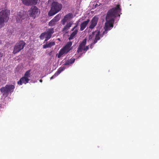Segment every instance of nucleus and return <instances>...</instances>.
<instances>
[{
	"label": "nucleus",
	"instance_id": "nucleus-1",
	"mask_svg": "<svg viewBox=\"0 0 159 159\" xmlns=\"http://www.w3.org/2000/svg\"><path fill=\"white\" fill-rule=\"evenodd\" d=\"M120 7V5L118 4L116 7L113 8L108 11L106 17V22L104 27L105 30L101 34H100L101 30H102L101 28H100L99 30H96V34L93 44H95L100 39L101 37H103L104 34H107L108 30H110L111 28L113 27L114 18L117 16H120L119 13L121 10Z\"/></svg>",
	"mask_w": 159,
	"mask_h": 159
},
{
	"label": "nucleus",
	"instance_id": "nucleus-2",
	"mask_svg": "<svg viewBox=\"0 0 159 159\" xmlns=\"http://www.w3.org/2000/svg\"><path fill=\"white\" fill-rule=\"evenodd\" d=\"M62 8V5L56 2H53L52 4L50 11L48 12V15L51 16L59 11Z\"/></svg>",
	"mask_w": 159,
	"mask_h": 159
},
{
	"label": "nucleus",
	"instance_id": "nucleus-3",
	"mask_svg": "<svg viewBox=\"0 0 159 159\" xmlns=\"http://www.w3.org/2000/svg\"><path fill=\"white\" fill-rule=\"evenodd\" d=\"M15 88L14 85L7 84L4 87H1L0 91L3 96L7 97L9 93L11 94Z\"/></svg>",
	"mask_w": 159,
	"mask_h": 159
},
{
	"label": "nucleus",
	"instance_id": "nucleus-4",
	"mask_svg": "<svg viewBox=\"0 0 159 159\" xmlns=\"http://www.w3.org/2000/svg\"><path fill=\"white\" fill-rule=\"evenodd\" d=\"M29 17L28 14L26 11H21L17 13L16 18L17 23H24L27 21Z\"/></svg>",
	"mask_w": 159,
	"mask_h": 159
},
{
	"label": "nucleus",
	"instance_id": "nucleus-5",
	"mask_svg": "<svg viewBox=\"0 0 159 159\" xmlns=\"http://www.w3.org/2000/svg\"><path fill=\"white\" fill-rule=\"evenodd\" d=\"M10 12L6 10H2L0 12V29L4 25V22L8 21Z\"/></svg>",
	"mask_w": 159,
	"mask_h": 159
},
{
	"label": "nucleus",
	"instance_id": "nucleus-6",
	"mask_svg": "<svg viewBox=\"0 0 159 159\" xmlns=\"http://www.w3.org/2000/svg\"><path fill=\"white\" fill-rule=\"evenodd\" d=\"M72 45L71 42H69L59 51L57 56L58 58H60L64 54L67 53L71 49L70 47Z\"/></svg>",
	"mask_w": 159,
	"mask_h": 159
},
{
	"label": "nucleus",
	"instance_id": "nucleus-7",
	"mask_svg": "<svg viewBox=\"0 0 159 159\" xmlns=\"http://www.w3.org/2000/svg\"><path fill=\"white\" fill-rule=\"evenodd\" d=\"M26 44L25 42L23 40H20L15 45L13 53L16 54L23 49Z\"/></svg>",
	"mask_w": 159,
	"mask_h": 159
},
{
	"label": "nucleus",
	"instance_id": "nucleus-8",
	"mask_svg": "<svg viewBox=\"0 0 159 159\" xmlns=\"http://www.w3.org/2000/svg\"><path fill=\"white\" fill-rule=\"evenodd\" d=\"M28 12L30 16L33 19H34L36 17L38 16L40 13V11L36 6H32L28 11Z\"/></svg>",
	"mask_w": 159,
	"mask_h": 159
},
{
	"label": "nucleus",
	"instance_id": "nucleus-9",
	"mask_svg": "<svg viewBox=\"0 0 159 159\" xmlns=\"http://www.w3.org/2000/svg\"><path fill=\"white\" fill-rule=\"evenodd\" d=\"M86 43V39H84L80 43L79 46L77 48V52L78 53L82 52L83 51L84 52H86L89 49V46H86L85 45Z\"/></svg>",
	"mask_w": 159,
	"mask_h": 159
},
{
	"label": "nucleus",
	"instance_id": "nucleus-10",
	"mask_svg": "<svg viewBox=\"0 0 159 159\" xmlns=\"http://www.w3.org/2000/svg\"><path fill=\"white\" fill-rule=\"evenodd\" d=\"M61 15L59 14L57 15L48 23V25L50 26H53L57 24L58 21L60 20Z\"/></svg>",
	"mask_w": 159,
	"mask_h": 159
},
{
	"label": "nucleus",
	"instance_id": "nucleus-11",
	"mask_svg": "<svg viewBox=\"0 0 159 159\" xmlns=\"http://www.w3.org/2000/svg\"><path fill=\"white\" fill-rule=\"evenodd\" d=\"M78 26V24H76L74 27L71 29V31H73V32L70 35L69 37L68 38V39L69 40L73 39L78 32V29L77 28Z\"/></svg>",
	"mask_w": 159,
	"mask_h": 159
},
{
	"label": "nucleus",
	"instance_id": "nucleus-12",
	"mask_svg": "<svg viewBox=\"0 0 159 159\" xmlns=\"http://www.w3.org/2000/svg\"><path fill=\"white\" fill-rule=\"evenodd\" d=\"M98 19V16H95L91 21L90 25L89 26V28L91 29L94 28L97 25Z\"/></svg>",
	"mask_w": 159,
	"mask_h": 159
},
{
	"label": "nucleus",
	"instance_id": "nucleus-13",
	"mask_svg": "<svg viewBox=\"0 0 159 159\" xmlns=\"http://www.w3.org/2000/svg\"><path fill=\"white\" fill-rule=\"evenodd\" d=\"M73 22L71 21L67 22L66 25L63 27V28L61 30V31L63 33H64L65 34L68 33L69 30Z\"/></svg>",
	"mask_w": 159,
	"mask_h": 159
},
{
	"label": "nucleus",
	"instance_id": "nucleus-14",
	"mask_svg": "<svg viewBox=\"0 0 159 159\" xmlns=\"http://www.w3.org/2000/svg\"><path fill=\"white\" fill-rule=\"evenodd\" d=\"M73 17V16L71 13L69 14L65 15L63 18L61 20V22L62 25H64L66 22Z\"/></svg>",
	"mask_w": 159,
	"mask_h": 159
},
{
	"label": "nucleus",
	"instance_id": "nucleus-15",
	"mask_svg": "<svg viewBox=\"0 0 159 159\" xmlns=\"http://www.w3.org/2000/svg\"><path fill=\"white\" fill-rule=\"evenodd\" d=\"M24 5L29 6L33 4L35 5L37 3L38 0H21Z\"/></svg>",
	"mask_w": 159,
	"mask_h": 159
},
{
	"label": "nucleus",
	"instance_id": "nucleus-16",
	"mask_svg": "<svg viewBox=\"0 0 159 159\" xmlns=\"http://www.w3.org/2000/svg\"><path fill=\"white\" fill-rule=\"evenodd\" d=\"M30 80L29 78L23 76L20 79L19 81H18L17 84L20 85H22L23 83L26 84L29 82Z\"/></svg>",
	"mask_w": 159,
	"mask_h": 159
},
{
	"label": "nucleus",
	"instance_id": "nucleus-17",
	"mask_svg": "<svg viewBox=\"0 0 159 159\" xmlns=\"http://www.w3.org/2000/svg\"><path fill=\"white\" fill-rule=\"evenodd\" d=\"M51 38L50 36H48V33L46 31L42 33L39 36V38L41 40H43L45 38V41H47Z\"/></svg>",
	"mask_w": 159,
	"mask_h": 159
},
{
	"label": "nucleus",
	"instance_id": "nucleus-18",
	"mask_svg": "<svg viewBox=\"0 0 159 159\" xmlns=\"http://www.w3.org/2000/svg\"><path fill=\"white\" fill-rule=\"evenodd\" d=\"M90 21V20L88 19L82 22L80 25V30L81 31H83L86 28Z\"/></svg>",
	"mask_w": 159,
	"mask_h": 159
},
{
	"label": "nucleus",
	"instance_id": "nucleus-19",
	"mask_svg": "<svg viewBox=\"0 0 159 159\" xmlns=\"http://www.w3.org/2000/svg\"><path fill=\"white\" fill-rule=\"evenodd\" d=\"M55 43L54 42H51L48 43H46V44L43 45V48H51L52 46L55 45Z\"/></svg>",
	"mask_w": 159,
	"mask_h": 159
},
{
	"label": "nucleus",
	"instance_id": "nucleus-20",
	"mask_svg": "<svg viewBox=\"0 0 159 159\" xmlns=\"http://www.w3.org/2000/svg\"><path fill=\"white\" fill-rule=\"evenodd\" d=\"M46 32L48 33V36L51 37L52 34L54 33V29L52 28H50L46 30Z\"/></svg>",
	"mask_w": 159,
	"mask_h": 159
},
{
	"label": "nucleus",
	"instance_id": "nucleus-21",
	"mask_svg": "<svg viewBox=\"0 0 159 159\" xmlns=\"http://www.w3.org/2000/svg\"><path fill=\"white\" fill-rule=\"evenodd\" d=\"M31 75V70H27L25 72L24 77H26V78H29L30 77Z\"/></svg>",
	"mask_w": 159,
	"mask_h": 159
},
{
	"label": "nucleus",
	"instance_id": "nucleus-22",
	"mask_svg": "<svg viewBox=\"0 0 159 159\" xmlns=\"http://www.w3.org/2000/svg\"><path fill=\"white\" fill-rule=\"evenodd\" d=\"M65 68L64 67H60V68L57 71V72L55 73L57 74V75H58L62 71H63Z\"/></svg>",
	"mask_w": 159,
	"mask_h": 159
},
{
	"label": "nucleus",
	"instance_id": "nucleus-23",
	"mask_svg": "<svg viewBox=\"0 0 159 159\" xmlns=\"http://www.w3.org/2000/svg\"><path fill=\"white\" fill-rule=\"evenodd\" d=\"M96 32V31H95L93 32L92 34H90L89 37V39L91 40L94 37L95 34Z\"/></svg>",
	"mask_w": 159,
	"mask_h": 159
},
{
	"label": "nucleus",
	"instance_id": "nucleus-24",
	"mask_svg": "<svg viewBox=\"0 0 159 159\" xmlns=\"http://www.w3.org/2000/svg\"><path fill=\"white\" fill-rule=\"evenodd\" d=\"M69 61H70V63H71V64H72L75 61V59L72 57L69 60Z\"/></svg>",
	"mask_w": 159,
	"mask_h": 159
},
{
	"label": "nucleus",
	"instance_id": "nucleus-25",
	"mask_svg": "<svg viewBox=\"0 0 159 159\" xmlns=\"http://www.w3.org/2000/svg\"><path fill=\"white\" fill-rule=\"evenodd\" d=\"M71 63L70 62V61L69 60H68L64 64L65 65H69L70 64H71Z\"/></svg>",
	"mask_w": 159,
	"mask_h": 159
},
{
	"label": "nucleus",
	"instance_id": "nucleus-26",
	"mask_svg": "<svg viewBox=\"0 0 159 159\" xmlns=\"http://www.w3.org/2000/svg\"><path fill=\"white\" fill-rule=\"evenodd\" d=\"M57 74H56L55 73L54 75H53L52 76L51 78H50V79L51 80H52V79H53V78H54L56 76H57Z\"/></svg>",
	"mask_w": 159,
	"mask_h": 159
},
{
	"label": "nucleus",
	"instance_id": "nucleus-27",
	"mask_svg": "<svg viewBox=\"0 0 159 159\" xmlns=\"http://www.w3.org/2000/svg\"><path fill=\"white\" fill-rule=\"evenodd\" d=\"M95 44H93V42L90 45H89V47L90 48L92 49L93 48V45H94Z\"/></svg>",
	"mask_w": 159,
	"mask_h": 159
},
{
	"label": "nucleus",
	"instance_id": "nucleus-28",
	"mask_svg": "<svg viewBox=\"0 0 159 159\" xmlns=\"http://www.w3.org/2000/svg\"><path fill=\"white\" fill-rule=\"evenodd\" d=\"M3 56V53L0 52V60H1V58Z\"/></svg>",
	"mask_w": 159,
	"mask_h": 159
},
{
	"label": "nucleus",
	"instance_id": "nucleus-29",
	"mask_svg": "<svg viewBox=\"0 0 159 159\" xmlns=\"http://www.w3.org/2000/svg\"><path fill=\"white\" fill-rule=\"evenodd\" d=\"M100 5V4H96L95 5V7H98L99 5Z\"/></svg>",
	"mask_w": 159,
	"mask_h": 159
},
{
	"label": "nucleus",
	"instance_id": "nucleus-30",
	"mask_svg": "<svg viewBox=\"0 0 159 159\" xmlns=\"http://www.w3.org/2000/svg\"><path fill=\"white\" fill-rule=\"evenodd\" d=\"M52 52L51 51V52H50L49 53H48V54L50 56V55H51L52 54Z\"/></svg>",
	"mask_w": 159,
	"mask_h": 159
},
{
	"label": "nucleus",
	"instance_id": "nucleus-31",
	"mask_svg": "<svg viewBox=\"0 0 159 159\" xmlns=\"http://www.w3.org/2000/svg\"><path fill=\"white\" fill-rule=\"evenodd\" d=\"M39 81H40V82H42V81H43V80H42L40 79V80H39Z\"/></svg>",
	"mask_w": 159,
	"mask_h": 159
},
{
	"label": "nucleus",
	"instance_id": "nucleus-32",
	"mask_svg": "<svg viewBox=\"0 0 159 159\" xmlns=\"http://www.w3.org/2000/svg\"><path fill=\"white\" fill-rule=\"evenodd\" d=\"M1 43V41L0 40V44Z\"/></svg>",
	"mask_w": 159,
	"mask_h": 159
}]
</instances>
